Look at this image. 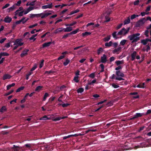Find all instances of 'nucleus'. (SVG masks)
<instances>
[{"mask_svg": "<svg viewBox=\"0 0 151 151\" xmlns=\"http://www.w3.org/2000/svg\"><path fill=\"white\" fill-rule=\"evenodd\" d=\"M33 9V7L32 6H30L27 8L25 11H24V14H26L29 12Z\"/></svg>", "mask_w": 151, "mask_h": 151, "instance_id": "18", "label": "nucleus"}, {"mask_svg": "<svg viewBox=\"0 0 151 151\" xmlns=\"http://www.w3.org/2000/svg\"><path fill=\"white\" fill-rule=\"evenodd\" d=\"M12 20L11 17L8 16H6L4 18V21L6 23H10Z\"/></svg>", "mask_w": 151, "mask_h": 151, "instance_id": "11", "label": "nucleus"}, {"mask_svg": "<svg viewBox=\"0 0 151 151\" xmlns=\"http://www.w3.org/2000/svg\"><path fill=\"white\" fill-rule=\"evenodd\" d=\"M136 87L137 88H145L146 86H145V83L144 82L143 83H140L136 86Z\"/></svg>", "mask_w": 151, "mask_h": 151, "instance_id": "15", "label": "nucleus"}, {"mask_svg": "<svg viewBox=\"0 0 151 151\" xmlns=\"http://www.w3.org/2000/svg\"><path fill=\"white\" fill-rule=\"evenodd\" d=\"M148 42H151V40H150V39L148 38H146L145 39L142 40L141 41V43L145 45H146Z\"/></svg>", "mask_w": 151, "mask_h": 151, "instance_id": "6", "label": "nucleus"}, {"mask_svg": "<svg viewBox=\"0 0 151 151\" xmlns=\"http://www.w3.org/2000/svg\"><path fill=\"white\" fill-rule=\"evenodd\" d=\"M139 15H136L135 14H134L133 15H132L131 16V19H133L135 18H136L137 17H138Z\"/></svg>", "mask_w": 151, "mask_h": 151, "instance_id": "40", "label": "nucleus"}, {"mask_svg": "<svg viewBox=\"0 0 151 151\" xmlns=\"http://www.w3.org/2000/svg\"><path fill=\"white\" fill-rule=\"evenodd\" d=\"M149 31L148 29L146 30L144 32V34L145 35L146 37H149L148 33H149Z\"/></svg>", "mask_w": 151, "mask_h": 151, "instance_id": "43", "label": "nucleus"}, {"mask_svg": "<svg viewBox=\"0 0 151 151\" xmlns=\"http://www.w3.org/2000/svg\"><path fill=\"white\" fill-rule=\"evenodd\" d=\"M10 4L9 3L6 4L4 6H3L2 8V9H5L8 7H9L10 6Z\"/></svg>", "mask_w": 151, "mask_h": 151, "instance_id": "55", "label": "nucleus"}, {"mask_svg": "<svg viewBox=\"0 0 151 151\" xmlns=\"http://www.w3.org/2000/svg\"><path fill=\"white\" fill-rule=\"evenodd\" d=\"M140 35V34L139 33L133 34L129 36L127 38L130 41H132L131 42L133 43L137 42L139 40V36Z\"/></svg>", "mask_w": 151, "mask_h": 151, "instance_id": "1", "label": "nucleus"}, {"mask_svg": "<svg viewBox=\"0 0 151 151\" xmlns=\"http://www.w3.org/2000/svg\"><path fill=\"white\" fill-rule=\"evenodd\" d=\"M110 35H109L106 37L104 38V40L105 42H107L110 39Z\"/></svg>", "mask_w": 151, "mask_h": 151, "instance_id": "38", "label": "nucleus"}, {"mask_svg": "<svg viewBox=\"0 0 151 151\" xmlns=\"http://www.w3.org/2000/svg\"><path fill=\"white\" fill-rule=\"evenodd\" d=\"M52 3H51L50 4L42 6V8L43 9H46L47 8L51 9L52 8Z\"/></svg>", "mask_w": 151, "mask_h": 151, "instance_id": "12", "label": "nucleus"}, {"mask_svg": "<svg viewBox=\"0 0 151 151\" xmlns=\"http://www.w3.org/2000/svg\"><path fill=\"white\" fill-rule=\"evenodd\" d=\"M91 34V32H85L84 33H83L82 34V35L83 36H88V35H90Z\"/></svg>", "mask_w": 151, "mask_h": 151, "instance_id": "32", "label": "nucleus"}, {"mask_svg": "<svg viewBox=\"0 0 151 151\" xmlns=\"http://www.w3.org/2000/svg\"><path fill=\"white\" fill-rule=\"evenodd\" d=\"M150 113H151V110L149 109L147 110L146 114H145V115H147Z\"/></svg>", "mask_w": 151, "mask_h": 151, "instance_id": "64", "label": "nucleus"}, {"mask_svg": "<svg viewBox=\"0 0 151 151\" xmlns=\"http://www.w3.org/2000/svg\"><path fill=\"white\" fill-rule=\"evenodd\" d=\"M49 96V94L47 93H45L43 97V101H45L46 100L47 98Z\"/></svg>", "mask_w": 151, "mask_h": 151, "instance_id": "31", "label": "nucleus"}, {"mask_svg": "<svg viewBox=\"0 0 151 151\" xmlns=\"http://www.w3.org/2000/svg\"><path fill=\"white\" fill-rule=\"evenodd\" d=\"M67 117L68 116H64L63 117H61L60 116L54 118V119H53V120L54 121H59L61 119H65L67 118Z\"/></svg>", "mask_w": 151, "mask_h": 151, "instance_id": "16", "label": "nucleus"}, {"mask_svg": "<svg viewBox=\"0 0 151 151\" xmlns=\"http://www.w3.org/2000/svg\"><path fill=\"white\" fill-rule=\"evenodd\" d=\"M115 79L118 81L124 80V79L122 77H116Z\"/></svg>", "mask_w": 151, "mask_h": 151, "instance_id": "50", "label": "nucleus"}, {"mask_svg": "<svg viewBox=\"0 0 151 151\" xmlns=\"http://www.w3.org/2000/svg\"><path fill=\"white\" fill-rule=\"evenodd\" d=\"M103 50H104L102 47L99 48L97 51L98 55H99L101 52H103Z\"/></svg>", "mask_w": 151, "mask_h": 151, "instance_id": "30", "label": "nucleus"}, {"mask_svg": "<svg viewBox=\"0 0 151 151\" xmlns=\"http://www.w3.org/2000/svg\"><path fill=\"white\" fill-rule=\"evenodd\" d=\"M44 60H41V62L39 64V68H41L44 65Z\"/></svg>", "mask_w": 151, "mask_h": 151, "instance_id": "35", "label": "nucleus"}, {"mask_svg": "<svg viewBox=\"0 0 151 151\" xmlns=\"http://www.w3.org/2000/svg\"><path fill=\"white\" fill-rule=\"evenodd\" d=\"M113 44V42L112 41H110L109 42H106L105 43V45L106 47H110L111 46L112 44Z\"/></svg>", "mask_w": 151, "mask_h": 151, "instance_id": "28", "label": "nucleus"}, {"mask_svg": "<svg viewBox=\"0 0 151 151\" xmlns=\"http://www.w3.org/2000/svg\"><path fill=\"white\" fill-rule=\"evenodd\" d=\"M116 33H117V32H114L112 34V36H113V37L116 39H117V37L116 36Z\"/></svg>", "mask_w": 151, "mask_h": 151, "instance_id": "48", "label": "nucleus"}, {"mask_svg": "<svg viewBox=\"0 0 151 151\" xmlns=\"http://www.w3.org/2000/svg\"><path fill=\"white\" fill-rule=\"evenodd\" d=\"M146 46L147 48L144 51H146L147 52H148L149 50L150 49V47L149 45H147Z\"/></svg>", "mask_w": 151, "mask_h": 151, "instance_id": "47", "label": "nucleus"}, {"mask_svg": "<svg viewBox=\"0 0 151 151\" xmlns=\"http://www.w3.org/2000/svg\"><path fill=\"white\" fill-rule=\"evenodd\" d=\"M12 148L13 149V151H18L20 149V147L19 146L14 145L13 147Z\"/></svg>", "mask_w": 151, "mask_h": 151, "instance_id": "22", "label": "nucleus"}, {"mask_svg": "<svg viewBox=\"0 0 151 151\" xmlns=\"http://www.w3.org/2000/svg\"><path fill=\"white\" fill-rule=\"evenodd\" d=\"M7 111V109L6 108L5 106H4L1 107L0 109V112L3 113L4 111Z\"/></svg>", "mask_w": 151, "mask_h": 151, "instance_id": "27", "label": "nucleus"}, {"mask_svg": "<svg viewBox=\"0 0 151 151\" xmlns=\"http://www.w3.org/2000/svg\"><path fill=\"white\" fill-rule=\"evenodd\" d=\"M70 60H68V59H67L65 60V61L63 63V65L64 66L67 65L68 63H70Z\"/></svg>", "mask_w": 151, "mask_h": 151, "instance_id": "37", "label": "nucleus"}, {"mask_svg": "<svg viewBox=\"0 0 151 151\" xmlns=\"http://www.w3.org/2000/svg\"><path fill=\"white\" fill-rule=\"evenodd\" d=\"M21 1L20 0L17 1V3L15 4L14 5H15V6H20V4L21 3Z\"/></svg>", "mask_w": 151, "mask_h": 151, "instance_id": "44", "label": "nucleus"}, {"mask_svg": "<svg viewBox=\"0 0 151 151\" xmlns=\"http://www.w3.org/2000/svg\"><path fill=\"white\" fill-rule=\"evenodd\" d=\"M55 98V97H51L50 98L49 100L50 101V102H52L54 100Z\"/></svg>", "mask_w": 151, "mask_h": 151, "instance_id": "63", "label": "nucleus"}, {"mask_svg": "<svg viewBox=\"0 0 151 151\" xmlns=\"http://www.w3.org/2000/svg\"><path fill=\"white\" fill-rule=\"evenodd\" d=\"M130 29L129 27H128L127 29H126L124 28H122L121 30L117 34V35H122L123 33V31H125V32L124 33V35H125L127 34L129 32Z\"/></svg>", "mask_w": 151, "mask_h": 151, "instance_id": "3", "label": "nucleus"}, {"mask_svg": "<svg viewBox=\"0 0 151 151\" xmlns=\"http://www.w3.org/2000/svg\"><path fill=\"white\" fill-rule=\"evenodd\" d=\"M15 85V83H12L11 84H9L7 86V90H9L12 87L14 86Z\"/></svg>", "mask_w": 151, "mask_h": 151, "instance_id": "29", "label": "nucleus"}, {"mask_svg": "<svg viewBox=\"0 0 151 151\" xmlns=\"http://www.w3.org/2000/svg\"><path fill=\"white\" fill-rule=\"evenodd\" d=\"M78 76H76L74 77V78L73 80L76 83H78L79 82V80L78 79Z\"/></svg>", "mask_w": 151, "mask_h": 151, "instance_id": "49", "label": "nucleus"}, {"mask_svg": "<svg viewBox=\"0 0 151 151\" xmlns=\"http://www.w3.org/2000/svg\"><path fill=\"white\" fill-rule=\"evenodd\" d=\"M24 13V11H22L20 12H19L18 13V16L19 17L22 16L23 15V13Z\"/></svg>", "mask_w": 151, "mask_h": 151, "instance_id": "54", "label": "nucleus"}, {"mask_svg": "<svg viewBox=\"0 0 151 151\" xmlns=\"http://www.w3.org/2000/svg\"><path fill=\"white\" fill-rule=\"evenodd\" d=\"M115 59V58L112 56L110 58V62H112V61H114Z\"/></svg>", "mask_w": 151, "mask_h": 151, "instance_id": "62", "label": "nucleus"}, {"mask_svg": "<svg viewBox=\"0 0 151 151\" xmlns=\"http://www.w3.org/2000/svg\"><path fill=\"white\" fill-rule=\"evenodd\" d=\"M70 35V33H68V34H67L66 35H64L63 37H62V38L63 39H65V38H67L68 37V36H69V35Z\"/></svg>", "mask_w": 151, "mask_h": 151, "instance_id": "56", "label": "nucleus"}, {"mask_svg": "<svg viewBox=\"0 0 151 151\" xmlns=\"http://www.w3.org/2000/svg\"><path fill=\"white\" fill-rule=\"evenodd\" d=\"M88 76L90 78H94L95 77V73H91Z\"/></svg>", "mask_w": 151, "mask_h": 151, "instance_id": "46", "label": "nucleus"}, {"mask_svg": "<svg viewBox=\"0 0 151 151\" xmlns=\"http://www.w3.org/2000/svg\"><path fill=\"white\" fill-rule=\"evenodd\" d=\"M73 29L71 27H67L66 28H64V32H70Z\"/></svg>", "mask_w": 151, "mask_h": 151, "instance_id": "25", "label": "nucleus"}, {"mask_svg": "<svg viewBox=\"0 0 151 151\" xmlns=\"http://www.w3.org/2000/svg\"><path fill=\"white\" fill-rule=\"evenodd\" d=\"M145 115L144 113H137L134 115L136 119H137L139 117L142 116L143 115Z\"/></svg>", "mask_w": 151, "mask_h": 151, "instance_id": "20", "label": "nucleus"}, {"mask_svg": "<svg viewBox=\"0 0 151 151\" xmlns=\"http://www.w3.org/2000/svg\"><path fill=\"white\" fill-rule=\"evenodd\" d=\"M52 43V42H45L42 45V47H41V48H42L49 46Z\"/></svg>", "mask_w": 151, "mask_h": 151, "instance_id": "10", "label": "nucleus"}, {"mask_svg": "<svg viewBox=\"0 0 151 151\" xmlns=\"http://www.w3.org/2000/svg\"><path fill=\"white\" fill-rule=\"evenodd\" d=\"M24 88V86H21L18 88L16 90V92H20L21 91L23 90Z\"/></svg>", "mask_w": 151, "mask_h": 151, "instance_id": "41", "label": "nucleus"}, {"mask_svg": "<svg viewBox=\"0 0 151 151\" xmlns=\"http://www.w3.org/2000/svg\"><path fill=\"white\" fill-rule=\"evenodd\" d=\"M11 76L8 74H5L3 76V80L9 79L11 78Z\"/></svg>", "mask_w": 151, "mask_h": 151, "instance_id": "19", "label": "nucleus"}, {"mask_svg": "<svg viewBox=\"0 0 151 151\" xmlns=\"http://www.w3.org/2000/svg\"><path fill=\"white\" fill-rule=\"evenodd\" d=\"M115 63L117 66L119 65H120L124 63V61L123 60H117L115 62Z\"/></svg>", "mask_w": 151, "mask_h": 151, "instance_id": "24", "label": "nucleus"}, {"mask_svg": "<svg viewBox=\"0 0 151 151\" xmlns=\"http://www.w3.org/2000/svg\"><path fill=\"white\" fill-rule=\"evenodd\" d=\"M58 31L59 32H60L63 31H64V28H63V27L61 28H58Z\"/></svg>", "mask_w": 151, "mask_h": 151, "instance_id": "59", "label": "nucleus"}, {"mask_svg": "<svg viewBox=\"0 0 151 151\" xmlns=\"http://www.w3.org/2000/svg\"><path fill=\"white\" fill-rule=\"evenodd\" d=\"M31 144H27L24 145V146H26L28 148H29L31 147Z\"/></svg>", "mask_w": 151, "mask_h": 151, "instance_id": "60", "label": "nucleus"}, {"mask_svg": "<svg viewBox=\"0 0 151 151\" xmlns=\"http://www.w3.org/2000/svg\"><path fill=\"white\" fill-rule=\"evenodd\" d=\"M14 91L13 90H11L9 92L7 93H6V96H8V95H9L10 94H11Z\"/></svg>", "mask_w": 151, "mask_h": 151, "instance_id": "57", "label": "nucleus"}, {"mask_svg": "<svg viewBox=\"0 0 151 151\" xmlns=\"http://www.w3.org/2000/svg\"><path fill=\"white\" fill-rule=\"evenodd\" d=\"M101 62L103 63H105L107 61V57L106 55L104 54L101 57Z\"/></svg>", "mask_w": 151, "mask_h": 151, "instance_id": "7", "label": "nucleus"}, {"mask_svg": "<svg viewBox=\"0 0 151 151\" xmlns=\"http://www.w3.org/2000/svg\"><path fill=\"white\" fill-rule=\"evenodd\" d=\"M84 91V89L82 88H80L78 89L77 90V92L78 93H81Z\"/></svg>", "mask_w": 151, "mask_h": 151, "instance_id": "34", "label": "nucleus"}, {"mask_svg": "<svg viewBox=\"0 0 151 151\" xmlns=\"http://www.w3.org/2000/svg\"><path fill=\"white\" fill-rule=\"evenodd\" d=\"M139 0H137L135 1L134 2V5H137L139 4Z\"/></svg>", "mask_w": 151, "mask_h": 151, "instance_id": "52", "label": "nucleus"}, {"mask_svg": "<svg viewBox=\"0 0 151 151\" xmlns=\"http://www.w3.org/2000/svg\"><path fill=\"white\" fill-rule=\"evenodd\" d=\"M130 20L129 18V17H128L127 19H125L124 22V24L125 25L127 24H128L130 23Z\"/></svg>", "mask_w": 151, "mask_h": 151, "instance_id": "26", "label": "nucleus"}, {"mask_svg": "<svg viewBox=\"0 0 151 151\" xmlns=\"http://www.w3.org/2000/svg\"><path fill=\"white\" fill-rule=\"evenodd\" d=\"M122 48L121 47H118V48L116 49H115L114 50H113V53L114 54H118V52L119 51H121Z\"/></svg>", "mask_w": 151, "mask_h": 151, "instance_id": "17", "label": "nucleus"}, {"mask_svg": "<svg viewBox=\"0 0 151 151\" xmlns=\"http://www.w3.org/2000/svg\"><path fill=\"white\" fill-rule=\"evenodd\" d=\"M146 21V19L145 18H142L137 22L136 26L137 27H139L142 25Z\"/></svg>", "mask_w": 151, "mask_h": 151, "instance_id": "2", "label": "nucleus"}, {"mask_svg": "<svg viewBox=\"0 0 151 151\" xmlns=\"http://www.w3.org/2000/svg\"><path fill=\"white\" fill-rule=\"evenodd\" d=\"M29 51V50L27 49H25L23 51L22 53L21 54L20 56L22 58L24 56L27 55V52Z\"/></svg>", "mask_w": 151, "mask_h": 151, "instance_id": "9", "label": "nucleus"}, {"mask_svg": "<svg viewBox=\"0 0 151 151\" xmlns=\"http://www.w3.org/2000/svg\"><path fill=\"white\" fill-rule=\"evenodd\" d=\"M49 115H48V116L46 115H44L43 116L40 118L39 119L41 120H50V118L49 117Z\"/></svg>", "mask_w": 151, "mask_h": 151, "instance_id": "14", "label": "nucleus"}, {"mask_svg": "<svg viewBox=\"0 0 151 151\" xmlns=\"http://www.w3.org/2000/svg\"><path fill=\"white\" fill-rule=\"evenodd\" d=\"M54 71H52L51 70H50L49 71H46L45 73V74H49L52 73H53Z\"/></svg>", "mask_w": 151, "mask_h": 151, "instance_id": "51", "label": "nucleus"}, {"mask_svg": "<svg viewBox=\"0 0 151 151\" xmlns=\"http://www.w3.org/2000/svg\"><path fill=\"white\" fill-rule=\"evenodd\" d=\"M49 12L38 14V17H41V18H43L47 17L49 15L52 14V13L50 12H51V11H49Z\"/></svg>", "mask_w": 151, "mask_h": 151, "instance_id": "4", "label": "nucleus"}, {"mask_svg": "<svg viewBox=\"0 0 151 151\" xmlns=\"http://www.w3.org/2000/svg\"><path fill=\"white\" fill-rule=\"evenodd\" d=\"M66 87L65 85H63L62 86H61L60 88V91H62L63 89L66 88Z\"/></svg>", "mask_w": 151, "mask_h": 151, "instance_id": "61", "label": "nucleus"}, {"mask_svg": "<svg viewBox=\"0 0 151 151\" xmlns=\"http://www.w3.org/2000/svg\"><path fill=\"white\" fill-rule=\"evenodd\" d=\"M122 67L121 65H118V66L115 68V70L116 71H118L119 70L122 69Z\"/></svg>", "mask_w": 151, "mask_h": 151, "instance_id": "53", "label": "nucleus"}, {"mask_svg": "<svg viewBox=\"0 0 151 151\" xmlns=\"http://www.w3.org/2000/svg\"><path fill=\"white\" fill-rule=\"evenodd\" d=\"M10 42L8 43H7L5 45V46H4V47H6V48H9V47H10Z\"/></svg>", "mask_w": 151, "mask_h": 151, "instance_id": "58", "label": "nucleus"}, {"mask_svg": "<svg viewBox=\"0 0 151 151\" xmlns=\"http://www.w3.org/2000/svg\"><path fill=\"white\" fill-rule=\"evenodd\" d=\"M137 54V52L135 51H134L131 54V60L132 61H133L135 59V57Z\"/></svg>", "mask_w": 151, "mask_h": 151, "instance_id": "13", "label": "nucleus"}, {"mask_svg": "<svg viewBox=\"0 0 151 151\" xmlns=\"http://www.w3.org/2000/svg\"><path fill=\"white\" fill-rule=\"evenodd\" d=\"M37 34H36L33 35L31 37L29 38V40H35V37L37 36Z\"/></svg>", "mask_w": 151, "mask_h": 151, "instance_id": "42", "label": "nucleus"}, {"mask_svg": "<svg viewBox=\"0 0 151 151\" xmlns=\"http://www.w3.org/2000/svg\"><path fill=\"white\" fill-rule=\"evenodd\" d=\"M116 74L118 77H124V74L119 70L116 71Z\"/></svg>", "mask_w": 151, "mask_h": 151, "instance_id": "8", "label": "nucleus"}, {"mask_svg": "<svg viewBox=\"0 0 151 151\" xmlns=\"http://www.w3.org/2000/svg\"><path fill=\"white\" fill-rule=\"evenodd\" d=\"M79 30L78 29H77L76 30L73 31H72V32H70L69 33L70 34V35H73V34H76L77 32H78Z\"/></svg>", "mask_w": 151, "mask_h": 151, "instance_id": "36", "label": "nucleus"}, {"mask_svg": "<svg viewBox=\"0 0 151 151\" xmlns=\"http://www.w3.org/2000/svg\"><path fill=\"white\" fill-rule=\"evenodd\" d=\"M127 41V40H123L120 42V44L122 45H124L125 44Z\"/></svg>", "mask_w": 151, "mask_h": 151, "instance_id": "39", "label": "nucleus"}, {"mask_svg": "<svg viewBox=\"0 0 151 151\" xmlns=\"http://www.w3.org/2000/svg\"><path fill=\"white\" fill-rule=\"evenodd\" d=\"M9 54L6 52H1L0 53V59L1 58L2 56H8Z\"/></svg>", "mask_w": 151, "mask_h": 151, "instance_id": "23", "label": "nucleus"}, {"mask_svg": "<svg viewBox=\"0 0 151 151\" xmlns=\"http://www.w3.org/2000/svg\"><path fill=\"white\" fill-rule=\"evenodd\" d=\"M16 7L17 6H15V5H14L12 7L8 9L7 12H10L13 11Z\"/></svg>", "mask_w": 151, "mask_h": 151, "instance_id": "21", "label": "nucleus"}, {"mask_svg": "<svg viewBox=\"0 0 151 151\" xmlns=\"http://www.w3.org/2000/svg\"><path fill=\"white\" fill-rule=\"evenodd\" d=\"M70 104L68 103L63 104H59V105L60 106L61 105L63 107H67L68 106L70 105Z\"/></svg>", "mask_w": 151, "mask_h": 151, "instance_id": "33", "label": "nucleus"}, {"mask_svg": "<svg viewBox=\"0 0 151 151\" xmlns=\"http://www.w3.org/2000/svg\"><path fill=\"white\" fill-rule=\"evenodd\" d=\"M22 40L21 39H17L14 42V45H18L19 46H22L24 44V43L21 42Z\"/></svg>", "mask_w": 151, "mask_h": 151, "instance_id": "5", "label": "nucleus"}, {"mask_svg": "<svg viewBox=\"0 0 151 151\" xmlns=\"http://www.w3.org/2000/svg\"><path fill=\"white\" fill-rule=\"evenodd\" d=\"M111 86L114 88H117L119 87V86L116 85L114 83H113L111 84Z\"/></svg>", "mask_w": 151, "mask_h": 151, "instance_id": "45", "label": "nucleus"}]
</instances>
